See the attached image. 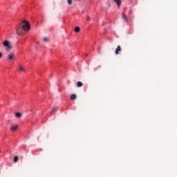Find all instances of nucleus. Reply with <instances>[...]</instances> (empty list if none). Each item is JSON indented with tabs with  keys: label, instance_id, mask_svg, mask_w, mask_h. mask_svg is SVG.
<instances>
[{
	"label": "nucleus",
	"instance_id": "16",
	"mask_svg": "<svg viewBox=\"0 0 177 177\" xmlns=\"http://www.w3.org/2000/svg\"><path fill=\"white\" fill-rule=\"evenodd\" d=\"M43 41H44V42H48V39L46 38V37H44V38L43 39Z\"/></svg>",
	"mask_w": 177,
	"mask_h": 177
},
{
	"label": "nucleus",
	"instance_id": "9",
	"mask_svg": "<svg viewBox=\"0 0 177 177\" xmlns=\"http://www.w3.org/2000/svg\"><path fill=\"white\" fill-rule=\"evenodd\" d=\"M77 86L78 88H81L83 86V83L82 82H77Z\"/></svg>",
	"mask_w": 177,
	"mask_h": 177
},
{
	"label": "nucleus",
	"instance_id": "3",
	"mask_svg": "<svg viewBox=\"0 0 177 177\" xmlns=\"http://www.w3.org/2000/svg\"><path fill=\"white\" fill-rule=\"evenodd\" d=\"M15 59V53H10L6 55V60L8 62H13Z\"/></svg>",
	"mask_w": 177,
	"mask_h": 177
},
{
	"label": "nucleus",
	"instance_id": "17",
	"mask_svg": "<svg viewBox=\"0 0 177 177\" xmlns=\"http://www.w3.org/2000/svg\"><path fill=\"white\" fill-rule=\"evenodd\" d=\"M86 21H91V17H86Z\"/></svg>",
	"mask_w": 177,
	"mask_h": 177
},
{
	"label": "nucleus",
	"instance_id": "1",
	"mask_svg": "<svg viewBox=\"0 0 177 177\" xmlns=\"http://www.w3.org/2000/svg\"><path fill=\"white\" fill-rule=\"evenodd\" d=\"M19 28H21L24 31H28L30 29V26L29 23L26 21H22L19 24Z\"/></svg>",
	"mask_w": 177,
	"mask_h": 177
},
{
	"label": "nucleus",
	"instance_id": "20",
	"mask_svg": "<svg viewBox=\"0 0 177 177\" xmlns=\"http://www.w3.org/2000/svg\"><path fill=\"white\" fill-rule=\"evenodd\" d=\"M108 6H109V8H110V7H111V4H110V3H108Z\"/></svg>",
	"mask_w": 177,
	"mask_h": 177
},
{
	"label": "nucleus",
	"instance_id": "14",
	"mask_svg": "<svg viewBox=\"0 0 177 177\" xmlns=\"http://www.w3.org/2000/svg\"><path fill=\"white\" fill-rule=\"evenodd\" d=\"M67 3L69 5V6H71L73 4V0H67Z\"/></svg>",
	"mask_w": 177,
	"mask_h": 177
},
{
	"label": "nucleus",
	"instance_id": "13",
	"mask_svg": "<svg viewBox=\"0 0 177 177\" xmlns=\"http://www.w3.org/2000/svg\"><path fill=\"white\" fill-rule=\"evenodd\" d=\"M15 117L17 118H20L21 117V113H15Z\"/></svg>",
	"mask_w": 177,
	"mask_h": 177
},
{
	"label": "nucleus",
	"instance_id": "12",
	"mask_svg": "<svg viewBox=\"0 0 177 177\" xmlns=\"http://www.w3.org/2000/svg\"><path fill=\"white\" fill-rule=\"evenodd\" d=\"M122 19L125 21H128V17L127 15H124V13H122Z\"/></svg>",
	"mask_w": 177,
	"mask_h": 177
},
{
	"label": "nucleus",
	"instance_id": "2",
	"mask_svg": "<svg viewBox=\"0 0 177 177\" xmlns=\"http://www.w3.org/2000/svg\"><path fill=\"white\" fill-rule=\"evenodd\" d=\"M3 46L5 48L6 51H10L12 49V46L9 41L5 40L3 41Z\"/></svg>",
	"mask_w": 177,
	"mask_h": 177
},
{
	"label": "nucleus",
	"instance_id": "18",
	"mask_svg": "<svg viewBox=\"0 0 177 177\" xmlns=\"http://www.w3.org/2000/svg\"><path fill=\"white\" fill-rule=\"evenodd\" d=\"M16 31H17V33H19V31H20V28H17V29H16Z\"/></svg>",
	"mask_w": 177,
	"mask_h": 177
},
{
	"label": "nucleus",
	"instance_id": "4",
	"mask_svg": "<svg viewBox=\"0 0 177 177\" xmlns=\"http://www.w3.org/2000/svg\"><path fill=\"white\" fill-rule=\"evenodd\" d=\"M17 71L20 73H25L26 68L24 66L19 65L17 68Z\"/></svg>",
	"mask_w": 177,
	"mask_h": 177
},
{
	"label": "nucleus",
	"instance_id": "8",
	"mask_svg": "<svg viewBox=\"0 0 177 177\" xmlns=\"http://www.w3.org/2000/svg\"><path fill=\"white\" fill-rule=\"evenodd\" d=\"M71 100H77V95L76 94H72L71 95Z\"/></svg>",
	"mask_w": 177,
	"mask_h": 177
},
{
	"label": "nucleus",
	"instance_id": "11",
	"mask_svg": "<svg viewBox=\"0 0 177 177\" xmlns=\"http://www.w3.org/2000/svg\"><path fill=\"white\" fill-rule=\"evenodd\" d=\"M75 32L76 33L80 32V28L78 27V26L75 27Z\"/></svg>",
	"mask_w": 177,
	"mask_h": 177
},
{
	"label": "nucleus",
	"instance_id": "10",
	"mask_svg": "<svg viewBox=\"0 0 177 177\" xmlns=\"http://www.w3.org/2000/svg\"><path fill=\"white\" fill-rule=\"evenodd\" d=\"M18 161H19V156H15L14 157L13 162H14L15 163H16V162H17Z\"/></svg>",
	"mask_w": 177,
	"mask_h": 177
},
{
	"label": "nucleus",
	"instance_id": "6",
	"mask_svg": "<svg viewBox=\"0 0 177 177\" xmlns=\"http://www.w3.org/2000/svg\"><path fill=\"white\" fill-rule=\"evenodd\" d=\"M18 128H19V126L17 124L12 125L10 127V130L12 131H16L18 129Z\"/></svg>",
	"mask_w": 177,
	"mask_h": 177
},
{
	"label": "nucleus",
	"instance_id": "21",
	"mask_svg": "<svg viewBox=\"0 0 177 177\" xmlns=\"http://www.w3.org/2000/svg\"><path fill=\"white\" fill-rule=\"evenodd\" d=\"M36 44H39V41H37Z\"/></svg>",
	"mask_w": 177,
	"mask_h": 177
},
{
	"label": "nucleus",
	"instance_id": "19",
	"mask_svg": "<svg viewBox=\"0 0 177 177\" xmlns=\"http://www.w3.org/2000/svg\"><path fill=\"white\" fill-rule=\"evenodd\" d=\"M3 57V54L2 53L0 52V58H1Z\"/></svg>",
	"mask_w": 177,
	"mask_h": 177
},
{
	"label": "nucleus",
	"instance_id": "5",
	"mask_svg": "<svg viewBox=\"0 0 177 177\" xmlns=\"http://www.w3.org/2000/svg\"><path fill=\"white\" fill-rule=\"evenodd\" d=\"M122 51V48H121V46H118L115 50V55H119L120 54V52Z\"/></svg>",
	"mask_w": 177,
	"mask_h": 177
},
{
	"label": "nucleus",
	"instance_id": "7",
	"mask_svg": "<svg viewBox=\"0 0 177 177\" xmlns=\"http://www.w3.org/2000/svg\"><path fill=\"white\" fill-rule=\"evenodd\" d=\"M113 2L118 6V7H120L122 5L121 0H113Z\"/></svg>",
	"mask_w": 177,
	"mask_h": 177
},
{
	"label": "nucleus",
	"instance_id": "15",
	"mask_svg": "<svg viewBox=\"0 0 177 177\" xmlns=\"http://www.w3.org/2000/svg\"><path fill=\"white\" fill-rule=\"evenodd\" d=\"M56 111H57V108H52L51 112H52L53 113H56Z\"/></svg>",
	"mask_w": 177,
	"mask_h": 177
}]
</instances>
